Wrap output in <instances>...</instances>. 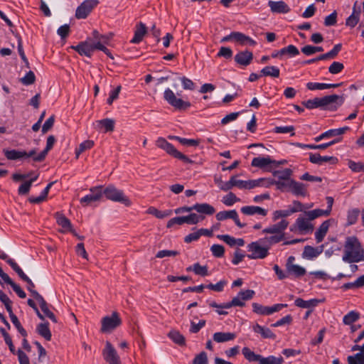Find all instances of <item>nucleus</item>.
<instances>
[{
	"mask_svg": "<svg viewBox=\"0 0 364 364\" xmlns=\"http://www.w3.org/2000/svg\"><path fill=\"white\" fill-rule=\"evenodd\" d=\"M240 210L245 215H260L262 216H266L267 214L266 209L254 205L243 206L241 208Z\"/></svg>",
	"mask_w": 364,
	"mask_h": 364,
	"instance_id": "obj_23",
	"label": "nucleus"
},
{
	"mask_svg": "<svg viewBox=\"0 0 364 364\" xmlns=\"http://www.w3.org/2000/svg\"><path fill=\"white\" fill-rule=\"evenodd\" d=\"M55 218L58 225L62 228L60 231L63 233L70 232L73 235H77L76 231L73 228L70 220L67 218L63 213H55Z\"/></svg>",
	"mask_w": 364,
	"mask_h": 364,
	"instance_id": "obj_13",
	"label": "nucleus"
},
{
	"mask_svg": "<svg viewBox=\"0 0 364 364\" xmlns=\"http://www.w3.org/2000/svg\"><path fill=\"white\" fill-rule=\"evenodd\" d=\"M7 263L11 267V268L17 273L18 277L26 282L29 279V277L23 272L21 268L18 265V264L12 259H7Z\"/></svg>",
	"mask_w": 364,
	"mask_h": 364,
	"instance_id": "obj_46",
	"label": "nucleus"
},
{
	"mask_svg": "<svg viewBox=\"0 0 364 364\" xmlns=\"http://www.w3.org/2000/svg\"><path fill=\"white\" fill-rule=\"evenodd\" d=\"M292 213L290 212V208L288 210H275L273 213L272 220L273 221H277L279 218L288 217Z\"/></svg>",
	"mask_w": 364,
	"mask_h": 364,
	"instance_id": "obj_61",
	"label": "nucleus"
},
{
	"mask_svg": "<svg viewBox=\"0 0 364 364\" xmlns=\"http://www.w3.org/2000/svg\"><path fill=\"white\" fill-rule=\"evenodd\" d=\"M7 263L11 267V268L17 273L18 277L26 282L29 279V277L23 272L21 268L18 265V264L12 259H7Z\"/></svg>",
	"mask_w": 364,
	"mask_h": 364,
	"instance_id": "obj_47",
	"label": "nucleus"
},
{
	"mask_svg": "<svg viewBox=\"0 0 364 364\" xmlns=\"http://www.w3.org/2000/svg\"><path fill=\"white\" fill-rule=\"evenodd\" d=\"M102 194H104L108 200L114 202H120L126 206H130L132 204L130 200L124 195L123 191L117 189L113 185H109L105 188L102 191Z\"/></svg>",
	"mask_w": 364,
	"mask_h": 364,
	"instance_id": "obj_4",
	"label": "nucleus"
},
{
	"mask_svg": "<svg viewBox=\"0 0 364 364\" xmlns=\"http://www.w3.org/2000/svg\"><path fill=\"white\" fill-rule=\"evenodd\" d=\"M247 251L250 252L247 257L252 259H264L269 255V247L267 246L264 240L259 239L257 241L252 242L247 246Z\"/></svg>",
	"mask_w": 364,
	"mask_h": 364,
	"instance_id": "obj_2",
	"label": "nucleus"
},
{
	"mask_svg": "<svg viewBox=\"0 0 364 364\" xmlns=\"http://www.w3.org/2000/svg\"><path fill=\"white\" fill-rule=\"evenodd\" d=\"M350 128L348 127H344L339 129H329L319 136L314 138L315 141L318 142L326 138H331L336 136L342 135L348 131Z\"/></svg>",
	"mask_w": 364,
	"mask_h": 364,
	"instance_id": "obj_19",
	"label": "nucleus"
},
{
	"mask_svg": "<svg viewBox=\"0 0 364 364\" xmlns=\"http://www.w3.org/2000/svg\"><path fill=\"white\" fill-rule=\"evenodd\" d=\"M235 42L239 43L242 46L250 45V46H255L256 41L247 36H245L242 33L236 32L235 35Z\"/></svg>",
	"mask_w": 364,
	"mask_h": 364,
	"instance_id": "obj_34",
	"label": "nucleus"
},
{
	"mask_svg": "<svg viewBox=\"0 0 364 364\" xmlns=\"http://www.w3.org/2000/svg\"><path fill=\"white\" fill-rule=\"evenodd\" d=\"M245 303L238 294L237 296L234 297L231 301L224 303L225 309H230L232 306H244Z\"/></svg>",
	"mask_w": 364,
	"mask_h": 364,
	"instance_id": "obj_57",
	"label": "nucleus"
},
{
	"mask_svg": "<svg viewBox=\"0 0 364 364\" xmlns=\"http://www.w3.org/2000/svg\"><path fill=\"white\" fill-rule=\"evenodd\" d=\"M275 160H272L270 157H255L252 160L251 165L254 167L259 168H266L267 171H272V163H274Z\"/></svg>",
	"mask_w": 364,
	"mask_h": 364,
	"instance_id": "obj_16",
	"label": "nucleus"
},
{
	"mask_svg": "<svg viewBox=\"0 0 364 364\" xmlns=\"http://www.w3.org/2000/svg\"><path fill=\"white\" fill-rule=\"evenodd\" d=\"M304 214L307 219L311 221L323 215L328 216V211H323V210L321 209H314L305 211Z\"/></svg>",
	"mask_w": 364,
	"mask_h": 364,
	"instance_id": "obj_42",
	"label": "nucleus"
},
{
	"mask_svg": "<svg viewBox=\"0 0 364 364\" xmlns=\"http://www.w3.org/2000/svg\"><path fill=\"white\" fill-rule=\"evenodd\" d=\"M282 49L283 55H288L289 57H294L299 54V49L294 45H289Z\"/></svg>",
	"mask_w": 364,
	"mask_h": 364,
	"instance_id": "obj_58",
	"label": "nucleus"
},
{
	"mask_svg": "<svg viewBox=\"0 0 364 364\" xmlns=\"http://www.w3.org/2000/svg\"><path fill=\"white\" fill-rule=\"evenodd\" d=\"M357 2L355 3L352 14L346 19V25L350 28H354L359 21L360 11H356L355 6Z\"/></svg>",
	"mask_w": 364,
	"mask_h": 364,
	"instance_id": "obj_44",
	"label": "nucleus"
},
{
	"mask_svg": "<svg viewBox=\"0 0 364 364\" xmlns=\"http://www.w3.org/2000/svg\"><path fill=\"white\" fill-rule=\"evenodd\" d=\"M37 301L39 303L40 307L48 318H49L53 322L57 323V319L54 314L50 311L48 309V304L41 294H36Z\"/></svg>",
	"mask_w": 364,
	"mask_h": 364,
	"instance_id": "obj_26",
	"label": "nucleus"
},
{
	"mask_svg": "<svg viewBox=\"0 0 364 364\" xmlns=\"http://www.w3.org/2000/svg\"><path fill=\"white\" fill-rule=\"evenodd\" d=\"M97 43H93L91 39L81 42L77 46H71V48L76 50L80 55L91 57L92 53L97 49Z\"/></svg>",
	"mask_w": 364,
	"mask_h": 364,
	"instance_id": "obj_11",
	"label": "nucleus"
},
{
	"mask_svg": "<svg viewBox=\"0 0 364 364\" xmlns=\"http://www.w3.org/2000/svg\"><path fill=\"white\" fill-rule=\"evenodd\" d=\"M289 191L295 196H305L306 195V186L305 184L294 180L290 181Z\"/></svg>",
	"mask_w": 364,
	"mask_h": 364,
	"instance_id": "obj_25",
	"label": "nucleus"
},
{
	"mask_svg": "<svg viewBox=\"0 0 364 364\" xmlns=\"http://www.w3.org/2000/svg\"><path fill=\"white\" fill-rule=\"evenodd\" d=\"M294 226L297 228L301 233L311 232L314 230V225L310 223L307 218L299 216L295 222Z\"/></svg>",
	"mask_w": 364,
	"mask_h": 364,
	"instance_id": "obj_18",
	"label": "nucleus"
},
{
	"mask_svg": "<svg viewBox=\"0 0 364 364\" xmlns=\"http://www.w3.org/2000/svg\"><path fill=\"white\" fill-rule=\"evenodd\" d=\"M102 333H110L122 325V319L117 311H113L111 316H107L102 318Z\"/></svg>",
	"mask_w": 364,
	"mask_h": 364,
	"instance_id": "obj_6",
	"label": "nucleus"
},
{
	"mask_svg": "<svg viewBox=\"0 0 364 364\" xmlns=\"http://www.w3.org/2000/svg\"><path fill=\"white\" fill-rule=\"evenodd\" d=\"M360 317V314L354 311H350L343 317V323L346 325H350L353 322L356 321Z\"/></svg>",
	"mask_w": 364,
	"mask_h": 364,
	"instance_id": "obj_55",
	"label": "nucleus"
},
{
	"mask_svg": "<svg viewBox=\"0 0 364 364\" xmlns=\"http://www.w3.org/2000/svg\"><path fill=\"white\" fill-rule=\"evenodd\" d=\"M344 69V65L342 63L334 61L328 68V72L331 74H338Z\"/></svg>",
	"mask_w": 364,
	"mask_h": 364,
	"instance_id": "obj_60",
	"label": "nucleus"
},
{
	"mask_svg": "<svg viewBox=\"0 0 364 364\" xmlns=\"http://www.w3.org/2000/svg\"><path fill=\"white\" fill-rule=\"evenodd\" d=\"M3 152L6 158L9 160H17L24 158L26 151H19L16 149H4Z\"/></svg>",
	"mask_w": 364,
	"mask_h": 364,
	"instance_id": "obj_31",
	"label": "nucleus"
},
{
	"mask_svg": "<svg viewBox=\"0 0 364 364\" xmlns=\"http://www.w3.org/2000/svg\"><path fill=\"white\" fill-rule=\"evenodd\" d=\"M272 175L277 178L279 181H288L292 175V171L290 168L283 170L272 171Z\"/></svg>",
	"mask_w": 364,
	"mask_h": 364,
	"instance_id": "obj_37",
	"label": "nucleus"
},
{
	"mask_svg": "<svg viewBox=\"0 0 364 364\" xmlns=\"http://www.w3.org/2000/svg\"><path fill=\"white\" fill-rule=\"evenodd\" d=\"M347 361L348 364H364V353H358L354 355H349Z\"/></svg>",
	"mask_w": 364,
	"mask_h": 364,
	"instance_id": "obj_54",
	"label": "nucleus"
},
{
	"mask_svg": "<svg viewBox=\"0 0 364 364\" xmlns=\"http://www.w3.org/2000/svg\"><path fill=\"white\" fill-rule=\"evenodd\" d=\"M156 146L166 151L169 155L181 160L186 164H193V161L188 156L178 151L171 143L168 142L164 138L159 137L156 141Z\"/></svg>",
	"mask_w": 364,
	"mask_h": 364,
	"instance_id": "obj_3",
	"label": "nucleus"
},
{
	"mask_svg": "<svg viewBox=\"0 0 364 364\" xmlns=\"http://www.w3.org/2000/svg\"><path fill=\"white\" fill-rule=\"evenodd\" d=\"M95 143L92 140H85L82 142L78 148L75 149V158L78 159L80 155L86 150L92 149Z\"/></svg>",
	"mask_w": 364,
	"mask_h": 364,
	"instance_id": "obj_40",
	"label": "nucleus"
},
{
	"mask_svg": "<svg viewBox=\"0 0 364 364\" xmlns=\"http://www.w3.org/2000/svg\"><path fill=\"white\" fill-rule=\"evenodd\" d=\"M235 61L240 65L247 66L249 65L252 59L253 53L248 50L240 51L235 55Z\"/></svg>",
	"mask_w": 364,
	"mask_h": 364,
	"instance_id": "obj_20",
	"label": "nucleus"
},
{
	"mask_svg": "<svg viewBox=\"0 0 364 364\" xmlns=\"http://www.w3.org/2000/svg\"><path fill=\"white\" fill-rule=\"evenodd\" d=\"M272 236L269 237H265L264 238H262L264 240V243L267 246H269V247L274 245L277 244L281 241H282L284 239V237L283 235H277V234H272Z\"/></svg>",
	"mask_w": 364,
	"mask_h": 364,
	"instance_id": "obj_50",
	"label": "nucleus"
},
{
	"mask_svg": "<svg viewBox=\"0 0 364 364\" xmlns=\"http://www.w3.org/2000/svg\"><path fill=\"white\" fill-rule=\"evenodd\" d=\"M36 331L39 335L43 337L46 341L51 340V332L48 327V323H42L38 325Z\"/></svg>",
	"mask_w": 364,
	"mask_h": 364,
	"instance_id": "obj_33",
	"label": "nucleus"
},
{
	"mask_svg": "<svg viewBox=\"0 0 364 364\" xmlns=\"http://www.w3.org/2000/svg\"><path fill=\"white\" fill-rule=\"evenodd\" d=\"M210 250L215 257H222L224 255L225 248L221 245H213L210 247Z\"/></svg>",
	"mask_w": 364,
	"mask_h": 364,
	"instance_id": "obj_63",
	"label": "nucleus"
},
{
	"mask_svg": "<svg viewBox=\"0 0 364 364\" xmlns=\"http://www.w3.org/2000/svg\"><path fill=\"white\" fill-rule=\"evenodd\" d=\"M146 213L148 214L154 215L157 218L163 219L164 218L170 216L172 214V210H166L164 211H161L156 209V208L151 206L147 209Z\"/></svg>",
	"mask_w": 364,
	"mask_h": 364,
	"instance_id": "obj_35",
	"label": "nucleus"
},
{
	"mask_svg": "<svg viewBox=\"0 0 364 364\" xmlns=\"http://www.w3.org/2000/svg\"><path fill=\"white\" fill-rule=\"evenodd\" d=\"M242 354L245 358L249 361H258L260 362L262 355L255 354L249 348L244 347L242 350Z\"/></svg>",
	"mask_w": 364,
	"mask_h": 364,
	"instance_id": "obj_49",
	"label": "nucleus"
},
{
	"mask_svg": "<svg viewBox=\"0 0 364 364\" xmlns=\"http://www.w3.org/2000/svg\"><path fill=\"white\" fill-rule=\"evenodd\" d=\"M193 210L200 213L211 215L215 213V210L213 206L208 203H196L193 205Z\"/></svg>",
	"mask_w": 364,
	"mask_h": 364,
	"instance_id": "obj_30",
	"label": "nucleus"
},
{
	"mask_svg": "<svg viewBox=\"0 0 364 364\" xmlns=\"http://www.w3.org/2000/svg\"><path fill=\"white\" fill-rule=\"evenodd\" d=\"M273 178H260L256 180H249V189L255 187H265L269 188L274 185Z\"/></svg>",
	"mask_w": 364,
	"mask_h": 364,
	"instance_id": "obj_24",
	"label": "nucleus"
},
{
	"mask_svg": "<svg viewBox=\"0 0 364 364\" xmlns=\"http://www.w3.org/2000/svg\"><path fill=\"white\" fill-rule=\"evenodd\" d=\"M193 272L202 277L208 275V267L201 266L199 263L194 264Z\"/></svg>",
	"mask_w": 364,
	"mask_h": 364,
	"instance_id": "obj_62",
	"label": "nucleus"
},
{
	"mask_svg": "<svg viewBox=\"0 0 364 364\" xmlns=\"http://www.w3.org/2000/svg\"><path fill=\"white\" fill-rule=\"evenodd\" d=\"M205 217L201 215H197L196 213H191L186 216L176 217L169 220L167 223L166 227L171 228L174 225H183L187 223L189 225H196L199 222L203 220Z\"/></svg>",
	"mask_w": 364,
	"mask_h": 364,
	"instance_id": "obj_7",
	"label": "nucleus"
},
{
	"mask_svg": "<svg viewBox=\"0 0 364 364\" xmlns=\"http://www.w3.org/2000/svg\"><path fill=\"white\" fill-rule=\"evenodd\" d=\"M7 263L11 267V268L17 273L18 277L26 282L29 279V277L23 272L21 268L18 265V264L12 259H7Z\"/></svg>",
	"mask_w": 364,
	"mask_h": 364,
	"instance_id": "obj_45",
	"label": "nucleus"
},
{
	"mask_svg": "<svg viewBox=\"0 0 364 364\" xmlns=\"http://www.w3.org/2000/svg\"><path fill=\"white\" fill-rule=\"evenodd\" d=\"M238 201H240V198H238L232 192H230L222 199V202L228 206H231Z\"/></svg>",
	"mask_w": 364,
	"mask_h": 364,
	"instance_id": "obj_56",
	"label": "nucleus"
},
{
	"mask_svg": "<svg viewBox=\"0 0 364 364\" xmlns=\"http://www.w3.org/2000/svg\"><path fill=\"white\" fill-rule=\"evenodd\" d=\"M284 359L282 356L275 357L273 355L267 358L261 357L259 364H283Z\"/></svg>",
	"mask_w": 364,
	"mask_h": 364,
	"instance_id": "obj_52",
	"label": "nucleus"
},
{
	"mask_svg": "<svg viewBox=\"0 0 364 364\" xmlns=\"http://www.w3.org/2000/svg\"><path fill=\"white\" fill-rule=\"evenodd\" d=\"M287 306V304H277L272 306H264L258 303L252 304L253 311L259 315H270L274 312L279 311L283 308Z\"/></svg>",
	"mask_w": 364,
	"mask_h": 364,
	"instance_id": "obj_10",
	"label": "nucleus"
},
{
	"mask_svg": "<svg viewBox=\"0 0 364 364\" xmlns=\"http://www.w3.org/2000/svg\"><path fill=\"white\" fill-rule=\"evenodd\" d=\"M348 167L354 172L364 171V164L360 162H355L349 160L348 162Z\"/></svg>",
	"mask_w": 364,
	"mask_h": 364,
	"instance_id": "obj_64",
	"label": "nucleus"
},
{
	"mask_svg": "<svg viewBox=\"0 0 364 364\" xmlns=\"http://www.w3.org/2000/svg\"><path fill=\"white\" fill-rule=\"evenodd\" d=\"M98 0H85L76 9L75 17L77 19H84L98 5Z\"/></svg>",
	"mask_w": 364,
	"mask_h": 364,
	"instance_id": "obj_9",
	"label": "nucleus"
},
{
	"mask_svg": "<svg viewBox=\"0 0 364 364\" xmlns=\"http://www.w3.org/2000/svg\"><path fill=\"white\" fill-rule=\"evenodd\" d=\"M342 48V44L338 43L334 46L332 50H331L329 52L322 54L324 60H329V59H334L339 52L341 50Z\"/></svg>",
	"mask_w": 364,
	"mask_h": 364,
	"instance_id": "obj_53",
	"label": "nucleus"
},
{
	"mask_svg": "<svg viewBox=\"0 0 364 364\" xmlns=\"http://www.w3.org/2000/svg\"><path fill=\"white\" fill-rule=\"evenodd\" d=\"M55 142L54 136L50 135L47 138L46 146L45 149L38 154V156L35 158L36 162H41L46 159L48 151L53 148Z\"/></svg>",
	"mask_w": 364,
	"mask_h": 364,
	"instance_id": "obj_28",
	"label": "nucleus"
},
{
	"mask_svg": "<svg viewBox=\"0 0 364 364\" xmlns=\"http://www.w3.org/2000/svg\"><path fill=\"white\" fill-rule=\"evenodd\" d=\"M318 304V300L317 299H311V300H304L301 298H298L295 300V305L300 308L304 309H310L317 306Z\"/></svg>",
	"mask_w": 364,
	"mask_h": 364,
	"instance_id": "obj_36",
	"label": "nucleus"
},
{
	"mask_svg": "<svg viewBox=\"0 0 364 364\" xmlns=\"http://www.w3.org/2000/svg\"><path fill=\"white\" fill-rule=\"evenodd\" d=\"M164 98L176 110L184 111L191 107V103L189 102L178 98L175 93L169 88L165 90Z\"/></svg>",
	"mask_w": 364,
	"mask_h": 364,
	"instance_id": "obj_5",
	"label": "nucleus"
},
{
	"mask_svg": "<svg viewBox=\"0 0 364 364\" xmlns=\"http://www.w3.org/2000/svg\"><path fill=\"white\" fill-rule=\"evenodd\" d=\"M102 188L101 186L91 188L90 189L91 193L82 198L80 203L84 206H87L92 202L100 200L102 196Z\"/></svg>",
	"mask_w": 364,
	"mask_h": 364,
	"instance_id": "obj_12",
	"label": "nucleus"
},
{
	"mask_svg": "<svg viewBox=\"0 0 364 364\" xmlns=\"http://www.w3.org/2000/svg\"><path fill=\"white\" fill-rule=\"evenodd\" d=\"M98 126L105 128V132H112L114 129V121L112 119L106 118L97 122Z\"/></svg>",
	"mask_w": 364,
	"mask_h": 364,
	"instance_id": "obj_51",
	"label": "nucleus"
},
{
	"mask_svg": "<svg viewBox=\"0 0 364 364\" xmlns=\"http://www.w3.org/2000/svg\"><path fill=\"white\" fill-rule=\"evenodd\" d=\"M309 161L311 163L321 165L323 163L329 162L331 164H336L338 159L334 156H321L319 154H309Z\"/></svg>",
	"mask_w": 364,
	"mask_h": 364,
	"instance_id": "obj_17",
	"label": "nucleus"
},
{
	"mask_svg": "<svg viewBox=\"0 0 364 364\" xmlns=\"http://www.w3.org/2000/svg\"><path fill=\"white\" fill-rule=\"evenodd\" d=\"M102 353L104 360L108 364H122L116 349L109 341H107L105 342V346Z\"/></svg>",
	"mask_w": 364,
	"mask_h": 364,
	"instance_id": "obj_8",
	"label": "nucleus"
},
{
	"mask_svg": "<svg viewBox=\"0 0 364 364\" xmlns=\"http://www.w3.org/2000/svg\"><path fill=\"white\" fill-rule=\"evenodd\" d=\"M9 317L11 318V322L15 326V327L17 328L18 331L21 334L22 336L26 337L27 336L26 331L21 326L18 317L13 313V311L9 312Z\"/></svg>",
	"mask_w": 364,
	"mask_h": 364,
	"instance_id": "obj_43",
	"label": "nucleus"
},
{
	"mask_svg": "<svg viewBox=\"0 0 364 364\" xmlns=\"http://www.w3.org/2000/svg\"><path fill=\"white\" fill-rule=\"evenodd\" d=\"M360 210L358 208L349 210L347 214V225H354L358 218L360 215Z\"/></svg>",
	"mask_w": 364,
	"mask_h": 364,
	"instance_id": "obj_48",
	"label": "nucleus"
},
{
	"mask_svg": "<svg viewBox=\"0 0 364 364\" xmlns=\"http://www.w3.org/2000/svg\"><path fill=\"white\" fill-rule=\"evenodd\" d=\"M146 27L144 23L142 22L139 23L136 26V29L134 31V36L133 38L131 40V43H139L142 40L145 34L146 33Z\"/></svg>",
	"mask_w": 364,
	"mask_h": 364,
	"instance_id": "obj_27",
	"label": "nucleus"
},
{
	"mask_svg": "<svg viewBox=\"0 0 364 364\" xmlns=\"http://www.w3.org/2000/svg\"><path fill=\"white\" fill-rule=\"evenodd\" d=\"M208 359L207 353L205 351L200 352L199 354L196 355L193 360V364H208Z\"/></svg>",
	"mask_w": 364,
	"mask_h": 364,
	"instance_id": "obj_59",
	"label": "nucleus"
},
{
	"mask_svg": "<svg viewBox=\"0 0 364 364\" xmlns=\"http://www.w3.org/2000/svg\"><path fill=\"white\" fill-rule=\"evenodd\" d=\"M342 259L345 262H364V249L355 236L348 237L343 246Z\"/></svg>",
	"mask_w": 364,
	"mask_h": 364,
	"instance_id": "obj_1",
	"label": "nucleus"
},
{
	"mask_svg": "<svg viewBox=\"0 0 364 364\" xmlns=\"http://www.w3.org/2000/svg\"><path fill=\"white\" fill-rule=\"evenodd\" d=\"M287 271L289 274L294 275L295 277H302L306 272L305 268L295 264L287 267Z\"/></svg>",
	"mask_w": 364,
	"mask_h": 364,
	"instance_id": "obj_38",
	"label": "nucleus"
},
{
	"mask_svg": "<svg viewBox=\"0 0 364 364\" xmlns=\"http://www.w3.org/2000/svg\"><path fill=\"white\" fill-rule=\"evenodd\" d=\"M263 76H270L272 77H278L279 76V69L275 66H266L260 71Z\"/></svg>",
	"mask_w": 364,
	"mask_h": 364,
	"instance_id": "obj_41",
	"label": "nucleus"
},
{
	"mask_svg": "<svg viewBox=\"0 0 364 364\" xmlns=\"http://www.w3.org/2000/svg\"><path fill=\"white\" fill-rule=\"evenodd\" d=\"M289 222L283 219L280 222L264 228L262 230V233L283 235L284 236V230L287 228Z\"/></svg>",
	"mask_w": 364,
	"mask_h": 364,
	"instance_id": "obj_15",
	"label": "nucleus"
},
{
	"mask_svg": "<svg viewBox=\"0 0 364 364\" xmlns=\"http://www.w3.org/2000/svg\"><path fill=\"white\" fill-rule=\"evenodd\" d=\"M329 225V220H326L322 223L317 231L315 232V237L318 243L321 242L323 240L328 232Z\"/></svg>",
	"mask_w": 364,
	"mask_h": 364,
	"instance_id": "obj_32",
	"label": "nucleus"
},
{
	"mask_svg": "<svg viewBox=\"0 0 364 364\" xmlns=\"http://www.w3.org/2000/svg\"><path fill=\"white\" fill-rule=\"evenodd\" d=\"M216 219L219 221L224 220L226 219H232L237 226L242 228L245 226V223H242L240 221L238 214L235 210H224L218 213L215 215Z\"/></svg>",
	"mask_w": 364,
	"mask_h": 364,
	"instance_id": "obj_14",
	"label": "nucleus"
},
{
	"mask_svg": "<svg viewBox=\"0 0 364 364\" xmlns=\"http://www.w3.org/2000/svg\"><path fill=\"white\" fill-rule=\"evenodd\" d=\"M268 6L272 13L287 14L290 11L289 6L283 1H269Z\"/></svg>",
	"mask_w": 364,
	"mask_h": 364,
	"instance_id": "obj_21",
	"label": "nucleus"
},
{
	"mask_svg": "<svg viewBox=\"0 0 364 364\" xmlns=\"http://www.w3.org/2000/svg\"><path fill=\"white\" fill-rule=\"evenodd\" d=\"M236 338V334L231 332H217L213 336V341L216 343H225L232 341Z\"/></svg>",
	"mask_w": 364,
	"mask_h": 364,
	"instance_id": "obj_29",
	"label": "nucleus"
},
{
	"mask_svg": "<svg viewBox=\"0 0 364 364\" xmlns=\"http://www.w3.org/2000/svg\"><path fill=\"white\" fill-rule=\"evenodd\" d=\"M338 100H340L338 105H341L343 102V97L338 96L337 95L325 96L323 97L318 98L319 106L320 107L327 108L328 106L336 103Z\"/></svg>",
	"mask_w": 364,
	"mask_h": 364,
	"instance_id": "obj_22",
	"label": "nucleus"
},
{
	"mask_svg": "<svg viewBox=\"0 0 364 364\" xmlns=\"http://www.w3.org/2000/svg\"><path fill=\"white\" fill-rule=\"evenodd\" d=\"M168 336L176 344L185 346L186 339L184 336L178 331H171Z\"/></svg>",
	"mask_w": 364,
	"mask_h": 364,
	"instance_id": "obj_39",
	"label": "nucleus"
}]
</instances>
